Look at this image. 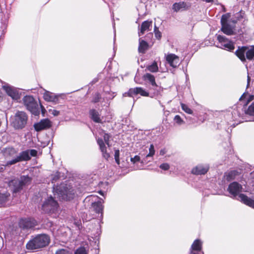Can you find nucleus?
Returning a JSON list of instances; mask_svg holds the SVG:
<instances>
[{
  "label": "nucleus",
  "instance_id": "nucleus-1",
  "mask_svg": "<svg viewBox=\"0 0 254 254\" xmlns=\"http://www.w3.org/2000/svg\"><path fill=\"white\" fill-rule=\"evenodd\" d=\"M28 115L24 111H17L10 118V125L15 130H21L27 125Z\"/></svg>",
  "mask_w": 254,
  "mask_h": 254
},
{
  "label": "nucleus",
  "instance_id": "nucleus-2",
  "mask_svg": "<svg viewBox=\"0 0 254 254\" xmlns=\"http://www.w3.org/2000/svg\"><path fill=\"white\" fill-rule=\"evenodd\" d=\"M50 242L49 237L45 234L37 236L32 240L29 241L26 244V249L29 250L43 248L47 246Z\"/></svg>",
  "mask_w": 254,
  "mask_h": 254
},
{
  "label": "nucleus",
  "instance_id": "nucleus-3",
  "mask_svg": "<svg viewBox=\"0 0 254 254\" xmlns=\"http://www.w3.org/2000/svg\"><path fill=\"white\" fill-rule=\"evenodd\" d=\"M31 178L27 176H21L20 179L11 180L9 183V187L13 193L20 192L25 186L29 185Z\"/></svg>",
  "mask_w": 254,
  "mask_h": 254
},
{
  "label": "nucleus",
  "instance_id": "nucleus-4",
  "mask_svg": "<svg viewBox=\"0 0 254 254\" xmlns=\"http://www.w3.org/2000/svg\"><path fill=\"white\" fill-rule=\"evenodd\" d=\"M235 54L242 62H245L246 58L250 61L253 60L254 59V46L251 48L245 46L239 47Z\"/></svg>",
  "mask_w": 254,
  "mask_h": 254
},
{
  "label": "nucleus",
  "instance_id": "nucleus-5",
  "mask_svg": "<svg viewBox=\"0 0 254 254\" xmlns=\"http://www.w3.org/2000/svg\"><path fill=\"white\" fill-rule=\"evenodd\" d=\"M22 101L27 110L35 116L39 115L40 110L38 104L32 96L26 95L24 96Z\"/></svg>",
  "mask_w": 254,
  "mask_h": 254
},
{
  "label": "nucleus",
  "instance_id": "nucleus-6",
  "mask_svg": "<svg viewBox=\"0 0 254 254\" xmlns=\"http://www.w3.org/2000/svg\"><path fill=\"white\" fill-rule=\"evenodd\" d=\"M37 151L35 149H29L21 152L14 159L8 161L7 165L14 164L18 162L27 161L31 159V157L37 155Z\"/></svg>",
  "mask_w": 254,
  "mask_h": 254
},
{
  "label": "nucleus",
  "instance_id": "nucleus-7",
  "mask_svg": "<svg viewBox=\"0 0 254 254\" xmlns=\"http://www.w3.org/2000/svg\"><path fill=\"white\" fill-rule=\"evenodd\" d=\"M58 203L52 196L46 199L42 206V209L45 213L54 212L58 207Z\"/></svg>",
  "mask_w": 254,
  "mask_h": 254
},
{
  "label": "nucleus",
  "instance_id": "nucleus-8",
  "mask_svg": "<svg viewBox=\"0 0 254 254\" xmlns=\"http://www.w3.org/2000/svg\"><path fill=\"white\" fill-rule=\"evenodd\" d=\"M230 17V14L227 13L223 15L221 19L222 26L221 30L227 35H232L234 34V27L228 23V20Z\"/></svg>",
  "mask_w": 254,
  "mask_h": 254
},
{
  "label": "nucleus",
  "instance_id": "nucleus-9",
  "mask_svg": "<svg viewBox=\"0 0 254 254\" xmlns=\"http://www.w3.org/2000/svg\"><path fill=\"white\" fill-rule=\"evenodd\" d=\"M216 36L219 43V45L217 46V47L229 51L234 49V43L225 36L217 34L216 35Z\"/></svg>",
  "mask_w": 254,
  "mask_h": 254
},
{
  "label": "nucleus",
  "instance_id": "nucleus-10",
  "mask_svg": "<svg viewBox=\"0 0 254 254\" xmlns=\"http://www.w3.org/2000/svg\"><path fill=\"white\" fill-rule=\"evenodd\" d=\"M58 192L59 197L62 199L69 200L72 199L75 195L74 190L72 188L66 187L64 188V190H60Z\"/></svg>",
  "mask_w": 254,
  "mask_h": 254
},
{
  "label": "nucleus",
  "instance_id": "nucleus-11",
  "mask_svg": "<svg viewBox=\"0 0 254 254\" xmlns=\"http://www.w3.org/2000/svg\"><path fill=\"white\" fill-rule=\"evenodd\" d=\"M242 189V186L237 182H233L231 183L228 188V191L231 195L232 197H236L237 196L239 197L240 192Z\"/></svg>",
  "mask_w": 254,
  "mask_h": 254
},
{
  "label": "nucleus",
  "instance_id": "nucleus-12",
  "mask_svg": "<svg viewBox=\"0 0 254 254\" xmlns=\"http://www.w3.org/2000/svg\"><path fill=\"white\" fill-rule=\"evenodd\" d=\"M140 94L142 96H148L149 93L141 87H136L130 88L128 92L125 93L123 96L132 97L134 95Z\"/></svg>",
  "mask_w": 254,
  "mask_h": 254
},
{
  "label": "nucleus",
  "instance_id": "nucleus-13",
  "mask_svg": "<svg viewBox=\"0 0 254 254\" xmlns=\"http://www.w3.org/2000/svg\"><path fill=\"white\" fill-rule=\"evenodd\" d=\"M37 225L36 221L33 218H22L19 222V226L20 228L29 229L34 227Z\"/></svg>",
  "mask_w": 254,
  "mask_h": 254
},
{
  "label": "nucleus",
  "instance_id": "nucleus-14",
  "mask_svg": "<svg viewBox=\"0 0 254 254\" xmlns=\"http://www.w3.org/2000/svg\"><path fill=\"white\" fill-rule=\"evenodd\" d=\"M2 88L7 94L13 99L18 100L20 98L19 92L15 87L8 85H5L2 86Z\"/></svg>",
  "mask_w": 254,
  "mask_h": 254
},
{
  "label": "nucleus",
  "instance_id": "nucleus-15",
  "mask_svg": "<svg viewBox=\"0 0 254 254\" xmlns=\"http://www.w3.org/2000/svg\"><path fill=\"white\" fill-rule=\"evenodd\" d=\"M62 94H55L48 91H45L43 94V98L45 100L48 102H52L55 104L59 103V99Z\"/></svg>",
  "mask_w": 254,
  "mask_h": 254
},
{
  "label": "nucleus",
  "instance_id": "nucleus-16",
  "mask_svg": "<svg viewBox=\"0 0 254 254\" xmlns=\"http://www.w3.org/2000/svg\"><path fill=\"white\" fill-rule=\"evenodd\" d=\"M166 60L169 65L174 67H177L180 64L179 57L174 54H169L165 56Z\"/></svg>",
  "mask_w": 254,
  "mask_h": 254
},
{
  "label": "nucleus",
  "instance_id": "nucleus-17",
  "mask_svg": "<svg viewBox=\"0 0 254 254\" xmlns=\"http://www.w3.org/2000/svg\"><path fill=\"white\" fill-rule=\"evenodd\" d=\"M238 199L244 204L251 207L254 208V196L249 197L244 194L240 193L239 195V198Z\"/></svg>",
  "mask_w": 254,
  "mask_h": 254
},
{
  "label": "nucleus",
  "instance_id": "nucleus-18",
  "mask_svg": "<svg viewBox=\"0 0 254 254\" xmlns=\"http://www.w3.org/2000/svg\"><path fill=\"white\" fill-rule=\"evenodd\" d=\"M152 28V21L146 20L143 22L140 26L138 31V35L140 36L143 35L145 32H149L151 30Z\"/></svg>",
  "mask_w": 254,
  "mask_h": 254
},
{
  "label": "nucleus",
  "instance_id": "nucleus-19",
  "mask_svg": "<svg viewBox=\"0 0 254 254\" xmlns=\"http://www.w3.org/2000/svg\"><path fill=\"white\" fill-rule=\"evenodd\" d=\"M51 122L49 119H46L41 120L39 123L34 125L35 129L37 131H40L49 128L51 127Z\"/></svg>",
  "mask_w": 254,
  "mask_h": 254
},
{
  "label": "nucleus",
  "instance_id": "nucleus-20",
  "mask_svg": "<svg viewBox=\"0 0 254 254\" xmlns=\"http://www.w3.org/2000/svg\"><path fill=\"white\" fill-rule=\"evenodd\" d=\"M201 247V242L199 240H195L191 245L190 254H203Z\"/></svg>",
  "mask_w": 254,
  "mask_h": 254
},
{
  "label": "nucleus",
  "instance_id": "nucleus-21",
  "mask_svg": "<svg viewBox=\"0 0 254 254\" xmlns=\"http://www.w3.org/2000/svg\"><path fill=\"white\" fill-rule=\"evenodd\" d=\"M208 169L207 165H198L192 169L191 173L194 175H204L207 173Z\"/></svg>",
  "mask_w": 254,
  "mask_h": 254
},
{
  "label": "nucleus",
  "instance_id": "nucleus-22",
  "mask_svg": "<svg viewBox=\"0 0 254 254\" xmlns=\"http://www.w3.org/2000/svg\"><path fill=\"white\" fill-rule=\"evenodd\" d=\"M190 4L184 1H180L173 4L172 9L174 11L178 12L180 10H185L189 9Z\"/></svg>",
  "mask_w": 254,
  "mask_h": 254
},
{
  "label": "nucleus",
  "instance_id": "nucleus-23",
  "mask_svg": "<svg viewBox=\"0 0 254 254\" xmlns=\"http://www.w3.org/2000/svg\"><path fill=\"white\" fill-rule=\"evenodd\" d=\"M143 77L144 80H147L149 82L150 84L152 85L153 89L157 90V88L158 86L155 82V77L153 75L150 73H146L144 75Z\"/></svg>",
  "mask_w": 254,
  "mask_h": 254
},
{
  "label": "nucleus",
  "instance_id": "nucleus-24",
  "mask_svg": "<svg viewBox=\"0 0 254 254\" xmlns=\"http://www.w3.org/2000/svg\"><path fill=\"white\" fill-rule=\"evenodd\" d=\"M97 143L100 146L101 152H102L103 156L105 159H107L110 157V155L109 153H107L106 147L104 141L102 139L98 138L97 139Z\"/></svg>",
  "mask_w": 254,
  "mask_h": 254
},
{
  "label": "nucleus",
  "instance_id": "nucleus-25",
  "mask_svg": "<svg viewBox=\"0 0 254 254\" xmlns=\"http://www.w3.org/2000/svg\"><path fill=\"white\" fill-rule=\"evenodd\" d=\"M103 202L101 200L98 201L97 202H95L92 203V207L94 210L97 213H101V216H102L103 215Z\"/></svg>",
  "mask_w": 254,
  "mask_h": 254
},
{
  "label": "nucleus",
  "instance_id": "nucleus-26",
  "mask_svg": "<svg viewBox=\"0 0 254 254\" xmlns=\"http://www.w3.org/2000/svg\"><path fill=\"white\" fill-rule=\"evenodd\" d=\"M90 116L93 121L96 123L101 122L99 112L95 109H92L89 112Z\"/></svg>",
  "mask_w": 254,
  "mask_h": 254
},
{
  "label": "nucleus",
  "instance_id": "nucleus-27",
  "mask_svg": "<svg viewBox=\"0 0 254 254\" xmlns=\"http://www.w3.org/2000/svg\"><path fill=\"white\" fill-rule=\"evenodd\" d=\"M138 52L141 53H144L148 49V43L143 40L139 39V40Z\"/></svg>",
  "mask_w": 254,
  "mask_h": 254
},
{
  "label": "nucleus",
  "instance_id": "nucleus-28",
  "mask_svg": "<svg viewBox=\"0 0 254 254\" xmlns=\"http://www.w3.org/2000/svg\"><path fill=\"white\" fill-rule=\"evenodd\" d=\"M245 13L244 11L241 10L239 12L237 13L235 15V18L231 19V22L234 24H235L237 21L241 20V19L245 18Z\"/></svg>",
  "mask_w": 254,
  "mask_h": 254
},
{
  "label": "nucleus",
  "instance_id": "nucleus-29",
  "mask_svg": "<svg viewBox=\"0 0 254 254\" xmlns=\"http://www.w3.org/2000/svg\"><path fill=\"white\" fill-rule=\"evenodd\" d=\"M149 153L148 154H147L145 156V157L143 159V160L141 161L142 163L146 162L147 161V159L148 158L152 157L154 156L155 151L154 145L153 144H151L150 145V147L149 148Z\"/></svg>",
  "mask_w": 254,
  "mask_h": 254
},
{
  "label": "nucleus",
  "instance_id": "nucleus-30",
  "mask_svg": "<svg viewBox=\"0 0 254 254\" xmlns=\"http://www.w3.org/2000/svg\"><path fill=\"white\" fill-rule=\"evenodd\" d=\"M238 175V172L236 170L231 171L225 175L226 179L228 181L234 180L235 177Z\"/></svg>",
  "mask_w": 254,
  "mask_h": 254
},
{
  "label": "nucleus",
  "instance_id": "nucleus-31",
  "mask_svg": "<svg viewBox=\"0 0 254 254\" xmlns=\"http://www.w3.org/2000/svg\"><path fill=\"white\" fill-rule=\"evenodd\" d=\"M9 196V194L8 193H0V206L4 205L7 202Z\"/></svg>",
  "mask_w": 254,
  "mask_h": 254
},
{
  "label": "nucleus",
  "instance_id": "nucleus-32",
  "mask_svg": "<svg viewBox=\"0 0 254 254\" xmlns=\"http://www.w3.org/2000/svg\"><path fill=\"white\" fill-rule=\"evenodd\" d=\"M147 69L150 72H157L158 70V67L156 62H153L151 65L147 67Z\"/></svg>",
  "mask_w": 254,
  "mask_h": 254
},
{
  "label": "nucleus",
  "instance_id": "nucleus-33",
  "mask_svg": "<svg viewBox=\"0 0 254 254\" xmlns=\"http://www.w3.org/2000/svg\"><path fill=\"white\" fill-rule=\"evenodd\" d=\"M181 107L182 110L185 111L186 113L189 114H192L193 112L192 111L186 104L184 103L181 104Z\"/></svg>",
  "mask_w": 254,
  "mask_h": 254
},
{
  "label": "nucleus",
  "instance_id": "nucleus-34",
  "mask_svg": "<svg viewBox=\"0 0 254 254\" xmlns=\"http://www.w3.org/2000/svg\"><path fill=\"white\" fill-rule=\"evenodd\" d=\"M55 254H72V253L67 249H62L57 251Z\"/></svg>",
  "mask_w": 254,
  "mask_h": 254
},
{
  "label": "nucleus",
  "instance_id": "nucleus-35",
  "mask_svg": "<svg viewBox=\"0 0 254 254\" xmlns=\"http://www.w3.org/2000/svg\"><path fill=\"white\" fill-rule=\"evenodd\" d=\"M154 32L155 33V37L159 40L161 39L162 34L159 31L158 28L156 27V25L154 26Z\"/></svg>",
  "mask_w": 254,
  "mask_h": 254
},
{
  "label": "nucleus",
  "instance_id": "nucleus-36",
  "mask_svg": "<svg viewBox=\"0 0 254 254\" xmlns=\"http://www.w3.org/2000/svg\"><path fill=\"white\" fill-rule=\"evenodd\" d=\"M174 121L179 125H181L184 123V121L181 119L180 116L176 115L174 119Z\"/></svg>",
  "mask_w": 254,
  "mask_h": 254
},
{
  "label": "nucleus",
  "instance_id": "nucleus-37",
  "mask_svg": "<svg viewBox=\"0 0 254 254\" xmlns=\"http://www.w3.org/2000/svg\"><path fill=\"white\" fill-rule=\"evenodd\" d=\"M247 113L250 115H254V102L249 107Z\"/></svg>",
  "mask_w": 254,
  "mask_h": 254
},
{
  "label": "nucleus",
  "instance_id": "nucleus-38",
  "mask_svg": "<svg viewBox=\"0 0 254 254\" xmlns=\"http://www.w3.org/2000/svg\"><path fill=\"white\" fill-rule=\"evenodd\" d=\"M120 151L118 149L115 150V159L116 162L119 165L120 164Z\"/></svg>",
  "mask_w": 254,
  "mask_h": 254
},
{
  "label": "nucleus",
  "instance_id": "nucleus-39",
  "mask_svg": "<svg viewBox=\"0 0 254 254\" xmlns=\"http://www.w3.org/2000/svg\"><path fill=\"white\" fill-rule=\"evenodd\" d=\"M100 99H101L100 95L98 93H97L93 96V99L92 100V102H93L94 103H97L100 101Z\"/></svg>",
  "mask_w": 254,
  "mask_h": 254
},
{
  "label": "nucleus",
  "instance_id": "nucleus-40",
  "mask_svg": "<svg viewBox=\"0 0 254 254\" xmlns=\"http://www.w3.org/2000/svg\"><path fill=\"white\" fill-rule=\"evenodd\" d=\"M74 254H86V250L83 247H80L76 251Z\"/></svg>",
  "mask_w": 254,
  "mask_h": 254
},
{
  "label": "nucleus",
  "instance_id": "nucleus-41",
  "mask_svg": "<svg viewBox=\"0 0 254 254\" xmlns=\"http://www.w3.org/2000/svg\"><path fill=\"white\" fill-rule=\"evenodd\" d=\"M110 135L108 133H104L103 135L104 142L106 144L108 145V146H110L109 144V139L110 138Z\"/></svg>",
  "mask_w": 254,
  "mask_h": 254
},
{
  "label": "nucleus",
  "instance_id": "nucleus-42",
  "mask_svg": "<svg viewBox=\"0 0 254 254\" xmlns=\"http://www.w3.org/2000/svg\"><path fill=\"white\" fill-rule=\"evenodd\" d=\"M159 167L165 171L168 170L170 168V165L168 163H163L161 164Z\"/></svg>",
  "mask_w": 254,
  "mask_h": 254
},
{
  "label": "nucleus",
  "instance_id": "nucleus-43",
  "mask_svg": "<svg viewBox=\"0 0 254 254\" xmlns=\"http://www.w3.org/2000/svg\"><path fill=\"white\" fill-rule=\"evenodd\" d=\"M140 160V157L138 155H135L134 157L130 158V161L134 164L136 162H139Z\"/></svg>",
  "mask_w": 254,
  "mask_h": 254
},
{
  "label": "nucleus",
  "instance_id": "nucleus-44",
  "mask_svg": "<svg viewBox=\"0 0 254 254\" xmlns=\"http://www.w3.org/2000/svg\"><path fill=\"white\" fill-rule=\"evenodd\" d=\"M49 112L54 116H58L60 114V111L54 109H50Z\"/></svg>",
  "mask_w": 254,
  "mask_h": 254
},
{
  "label": "nucleus",
  "instance_id": "nucleus-45",
  "mask_svg": "<svg viewBox=\"0 0 254 254\" xmlns=\"http://www.w3.org/2000/svg\"><path fill=\"white\" fill-rule=\"evenodd\" d=\"M166 153V150L165 149H162L160 151V155H164Z\"/></svg>",
  "mask_w": 254,
  "mask_h": 254
},
{
  "label": "nucleus",
  "instance_id": "nucleus-46",
  "mask_svg": "<svg viewBox=\"0 0 254 254\" xmlns=\"http://www.w3.org/2000/svg\"><path fill=\"white\" fill-rule=\"evenodd\" d=\"M248 84H247V86H248L249 85V84H250V76L248 75Z\"/></svg>",
  "mask_w": 254,
  "mask_h": 254
},
{
  "label": "nucleus",
  "instance_id": "nucleus-47",
  "mask_svg": "<svg viewBox=\"0 0 254 254\" xmlns=\"http://www.w3.org/2000/svg\"><path fill=\"white\" fill-rule=\"evenodd\" d=\"M245 95V93H244V94H243V95L241 97V98H240V100L242 99V98L244 97Z\"/></svg>",
  "mask_w": 254,
  "mask_h": 254
},
{
  "label": "nucleus",
  "instance_id": "nucleus-48",
  "mask_svg": "<svg viewBox=\"0 0 254 254\" xmlns=\"http://www.w3.org/2000/svg\"><path fill=\"white\" fill-rule=\"evenodd\" d=\"M100 193L101 194H102V192L101 191H100Z\"/></svg>",
  "mask_w": 254,
  "mask_h": 254
}]
</instances>
